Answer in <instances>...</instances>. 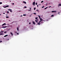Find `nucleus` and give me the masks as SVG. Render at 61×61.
Here are the masks:
<instances>
[{
  "instance_id": "obj_29",
  "label": "nucleus",
  "mask_w": 61,
  "mask_h": 61,
  "mask_svg": "<svg viewBox=\"0 0 61 61\" xmlns=\"http://www.w3.org/2000/svg\"><path fill=\"white\" fill-rule=\"evenodd\" d=\"M33 14L34 15H36V13H33Z\"/></svg>"
},
{
  "instance_id": "obj_45",
  "label": "nucleus",
  "mask_w": 61,
  "mask_h": 61,
  "mask_svg": "<svg viewBox=\"0 0 61 61\" xmlns=\"http://www.w3.org/2000/svg\"><path fill=\"white\" fill-rule=\"evenodd\" d=\"M21 16H22V15H21Z\"/></svg>"
},
{
  "instance_id": "obj_40",
  "label": "nucleus",
  "mask_w": 61,
  "mask_h": 61,
  "mask_svg": "<svg viewBox=\"0 0 61 61\" xmlns=\"http://www.w3.org/2000/svg\"><path fill=\"white\" fill-rule=\"evenodd\" d=\"M6 6H5V7L4 8H6Z\"/></svg>"
},
{
  "instance_id": "obj_48",
  "label": "nucleus",
  "mask_w": 61,
  "mask_h": 61,
  "mask_svg": "<svg viewBox=\"0 0 61 61\" xmlns=\"http://www.w3.org/2000/svg\"><path fill=\"white\" fill-rule=\"evenodd\" d=\"M59 14V12L58 13V14Z\"/></svg>"
},
{
  "instance_id": "obj_2",
  "label": "nucleus",
  "mask_w": 61,
  "mask_h": 61,
  "mask_svg": "<svg viewBox=\"0 0 61 61\" xmlns=\"http://www.w3.org/2000/svg\"><path fill=\"white\" fill-rule=\"evenodd\" d=\"M38 19H37L35 20V21L36 23H38Z\"/></svg>"
},
{
  "instance_id": "obj_19",
  "label": "nucleus",
  "mask_w": 61,
  "mask_h": 61,
  "mask_svg": "<svg viewBox=\"0 0 61 61\" xmlns=\"http://www.w3.org/2000/svg\"><path fill=\"white\" fill-rule=\"evenodd\" d=\"M1 4H2V2H0V5H1Z\"/></svg>"
},
{
  "instance_id": "obj_44",
  "label": "nucleus",
  "mask_w": 61,
  "mask_h": 61,
  "mask_svg": "<svg viewBox=\"0 0 61 61\" xmlns=\"http://www.w3.org/2000/svg\"><path fill=\"white\" fill-rule=\"evenodd\" d=\"M15 33H17V31H16Z\"/></svg>"
},
{
  "instance_id": "obj_43",
  "label": "nucleus",
  "mask_w": 61,
  "mask_h": 61,
  "mask_svg": "<svg viewBox=\"0 0 61 61\" xmlns=\"http://www.w3.org/2000/svg\"><path fill=\"white\" fill-rule=\"evenodd\" d=\"M3 14H5V13H3Z\"/></svg>"
},
{
  "instance_id": "obj_30",
  "label": "nucleus",
  "mask_w": 61,
  "mask_h": 61,
  "mask_svg": "<svg viewBox=\"0 0 61 61\" xmlns=\"http://www.w3.org/2000/svg\"><path fill=\"white\" fill-rule=\"evenodd\" d=\"M4 33H5H5H6V31H5L4 32Z\"/></svg>"
},
{
  "instance_id": "obj_41",
  "label": "nucleus",
  "mask_w": 61,
  "mask_h": 61,
  "mask_svg": "<svg viewBox=\"0 0 61 61\" xmlns=\"http://www.w3.org/2000/svg\"><path fill=\"white\" fill-rule=\"evenodd\" d=\"M30 9H31V8H30Z\"/></svg>"
},
{
  "instance_id": "obj_13",
  "label": "nucleus",
  "mask_w": 61,
  "mask_h": 61,
  "mask_svg": "<svg viewBox=\"0 0 61 61\" xmlns=\"http://www.w3.org/2000/svg\"><path fill=\"white\" fill-rule=\"evenodd\" d=\"M38 16L39 17V18H40V19H41V17H40V16H39V15Z\"/></svg>"
},
{
  "instance_id": "obj_42",
  "label": "nucleus",
  "mask_w": 61,
  "mask_h": 61,
  "mask_svg": "<svg viewBox=\"0 0 61 61\" xmlns=\"http://www.w3.org/2000/svg\"><path fill=\"white\" fill-rule=\"evenodd\" d=\"M38 5H37V7H38Z\"/></svg>"
},
{
  "instance_id": "obj_5",
  "label": "nucleus",
  "mask_w": 61,
  "mask_h": 61,
  "mask_svg": "<svg viewBox=\"0 0 61 61\" xmlns=\"http://www.w3.org/2000/svg\"><path fill=\"white\" fill-rule=\"evenodd\" d=\"M6 25V23H4V24H3L2 25V26H3V25Z\"/></svg>"
},
{
  "instance_id": "obj_50",
  "label": "nucleus",
  "mask_w": 61,
  "mask_h": 61,
  "mask_svg": "<svg viewBox=\"0 0 61 61\" xmlns=\"http://www.w3.org/2000/svg\"><path fill=\"white\" fill-rule=\"evenodd\" d=\"M6 15V16H7V15Z\"/></svg>"
},
{
  "instance_id": "obj_6",
  "label": "nucleus",
  "mask_w": 61,
  "mask_h": 61,
  "mask_svg": "<svg viewBox=\"0 0 61 61\" xmlns=\"http://www.w3.org/2000/svg\"><path fill=\"white\" fill-rule=\"evenodd\" d=\"M10 34H11V36H13V34L12 32H10Z\"/></svg>"
},
{
  "instance_id": "obj_16",
  "label": "nucleus",
  "mask_w": 61,
  "mask_h": 61,
  "mask_svg": "<svg viewBox=\"0 0 61 61\" xmlns=\"http://www.w3.org/2000/svg\"><path fill=\"white\" fill-rule=\"evenodd\" d=\"M36 11H37V12H39V10H36Z\"/></svg>"
},
{
  "instance_id": "obj_20",
  "label": "nucleus",
  "mask_w": 61,
  "mask_h": 61,
  "mask_svg": "<svg viewBox=\"0 0 61 61\" xmlns=\"http://www.w3.org/2000/svg\"><path fill=\"white\" fill-rule=\"evenodd\" d=\"M51 17H53V16H54V15H52L51 16Z\"/></svg>"
},
{
  "instance_id": "obj_12",
  "label": "nucleus",
  "mask_w": 61,
  "mask_h": 61,
  "mask_svg": "<svg viewBox=\"0 0 61 61\" xmlns=\"http://www.w3.org/2000/svg\"><path fill=\"white\" fill-rule=\"evenodd\" d=\"M40 21H43V20H42V19L41 18L40 19Z\"/></svg>"
},
{
  "instance_id": "obj_35",
  "label": "nucleus",
  "mask_w": 61,
  "mask_h": 61,
  "mask_svg": "<svg viewBox=\"0 0 61 61\" xmlns=\"http://www.w3.org/2000/svg\"><path fill=\"white\" fill-rule=\"evenodd\" d=\"M44 6L42 7V8H44Z\"/></svg>"
},
{
  "instance_id": "obj_7",
  "label": "nucleus",
  "mask_w": 61,
  "mask_h": 61,
  "mask_svg": "<svg viewBox=\"0 0 61 61\" xmlns=\"http://www.w3.org/2000/svg\"><path fill=\"white\" fill-rule=\"evenodd\" d=\"M23 3L25 4H26V2L25 1H23Z\"/></svg>"
},
{
  "instance_id": "obj_33",
  "label": "nucleus",
  "mask_w": 61,
  "mask_h": 61,
  "mask_svg": "<svg viewBox=\"0 0 61 61\" xmlns=\"http://www.w3.org/2000/svg\"><path fill=\"white\" fill-rule=\"evenodd\" d=\"M17 35H19V33H17Z\"/></svg>"
},
{
  "instance_id": "obj_39",
  "label": "nucleus",
  "mask_w": 61,
  "mask_h": 61,
  "mask_svg": "<svg viewBox=\"0 0 61 61\" xmlns=\"http://www.w3.org/2000/svg\"><path fill=\"white\" fill-rule=\"evenodd\" d=\"M41 23H43V22H42V21Z\"/></svg>"
},
{
  "instance_id": "obj_27",
  "label": "nucleus",
  "mask_w": 61,
  "mask_h": 61,
  "mask_svg": "<svg viewBox=\"0 0 61 61\" xmlns=\"http://www.w3.org/2000/svg\"><path fill=\"white\" fill-rule=\"evenodd\" d=\"M37 17H36L35 19H37Z\"/></svg>"
},
{
  "instance_id": "obj_36",
  "label": "nucleus",
  "mask_w": 61,
  "mask_h": 61,
  "mask_svg": "<svg viewBox=\"0 0 61 61\" xmlns=\"http://www.w3.org/2000/svg\"><path fill=\"white\" fill-rule=\"evenodd\" d=\"M51 7V6H50L49 7V8H50V7Z\"/></svg>"
},
{
  "instance_id": "obj_47",
  "label": "nucleus",
  "mask_w": 61,
  "mask_h": 61,
  "mask_svg": "<svg viewBox=\"0 0 61 61\" xmlns=\"http://www.w3.org/2000/svg\"><path fill=\"white\" fill-rule=\"evenodd\" d=\"M10 12H12V11H11V10L10 11Z\"/></svg>"
},
{
  "instance_id": "obj_53",
  "label": "nucleus",
  "mask_w": 61,
  "mask_h": 61,
  "mask_svg": "<svg viewBox=\"0 0 61 61\" xmlns=\"http://www.w3.org/2000/svg\"><path fill=\"white\" fill-rule=\"evenodd\" d=\"M29 11H30V10H29Z\"/></svg>"
},
{
  "instance_id": "obj_22",
  "label": "nucleus",
  "mask_w": 61,
  "mask_h": 61,
  "mask_svg": "<svg viewBox=\"0 0 61 61\" xmlns=\"http://www.w3.org/2000/svg\"><path fill=\"white\" fill-rule=\"evenodd\" d=\"M23 16H26V15H25V14H23Z\"/></svg>"
},
{
  "instance_id": "obj_46",
  "label": "nucleus",
  "mask_w": 61,
  "mask_h": 61,
  "mask_svg": "<svg viewBox=\"0 0 61 61\" xmlns=\"http://www.w3.org/2000/svg\"><path fill=\"white\" fill-rule=\"evenodd\" d=\"M41 5L40 4V5Z\"/></svg>"
},
{
  "instance_id": "obj_25",
  "label": "nucleus",
  "mask_w": 61,
  "mask_h": 61,
  "mask_svg": "<svg viewBox=\"0 0 61 61\" xmlns=\"http://www.w3.org/2000/svg\"><path fill=\"white\" fill-rule=\"evenodd\" d=\"M7 14H8L9 13V11H8L7 12Z\"/></svg>"
},
{
  "instance_id": "obj_15",
  "label": "nucleus",
  "mask_w": 61,
  "mask_h": 61,
  "mask_svg": "<svg viewBox=\"0 0 61 61\" xmlns=\"http://www.w3.org/2000/svg\"><path fill=\"white\" fill-rule=\"evenodd\" d=\"M6 6V7H9V5H8L7 6Z\"/></svg>"
},
{
  "instance_id": "obj_31",
  "label": "nucleus",
  "mask_w": 61,
  "mask_h": 61,
  "mask_svg": "<svg viewBox=\"0 0 61 61\" xmlns=\"http://www.w3.org/2000/svg\"><path fill=\"white\" fill-rule=\"evenodd\" d=\"M43 2H44L43 1H42L41 2V3H43Z\"/></svg>"
},
{
  "instance_id": "obj_32",
  "label": "nucleus",
  "mask_w": 61,
  "mask_h": 61,
  "mask_svg": "<svg viewBox=\"0 0 61 61\" xmlns=\"http://www.w3.org/2000/svg\"><path fill=\"white\" fill-rule=\"evenodd\" d=\"M24 8H26V7L25 6L24 7Z\"/></svg>"
},
{
  "instance_id": "obj_21",
  "label": "nucleus",
  "mask_w": 61,
  "mask_h": 61,
  "mask_svg": "<svg viewBox=\"0 0 61 61\" xmlns=\"http://www.w3.org/2000/svg\"><path fill=\"white\" fill-rule=\"evenodd\" d=\"M48 7H47L45 8L44 9H47V8Z\"/></svg>"
},
{
  "instance_id": "obj_23",
  "label": "nucleus",
  "mask_w": 61,
  "mask_h": 61,
  "mask_svg": "<svg viewBox=\"0 0 61 61\" xmlns=\"http://www.w3.org/2000/svg\"><path fill=\"white\" fill-rule=\"evenodd\" d=\"M41 21H40L39 22V23H40V22H41Z\"/></svg>"
},
{
  "instance_id": "obj_37",
  "label": "nucleus",
  "mask_w": 61,
  "mask_h": 61,
  "mask_svg": "<svg viewBox=\"0 0 61 61\" xmlns=\"http://www.w3.org/2000/svg\"><path fill=\"white\" fill-rule=\"evenodd\" d=\"M29 24H31V23H30V22L29 23Z\"/></svg>"
},
{
  "instance_id": "obj_8",
  "label": "nucleus",
  "mask_w": 61,
  "mask_h": 61,
  "mask_svg": "<svg viewBox=\"0 0 61 61\" xmlns=\"http://www.w3.org/2000/svg\"><path fill=\"white\" fill-rule=\"evenodd\" d=\"M17 31H19V28H18V27H17Z\"/></svg>"
},
{
  "instance_id": "obj_17",
  "label": "nucleus",
  "mask_w": 61,
  "mask_h": 61,
  "mask_svg": "<svg viewBox=\"0 0 61 61\" xmlns=\"http://www.w3.org/2000/svg\"><path fill=\"white\" fill-rule=\"evenodd\" d=\"M8 10H9V11H11V10H12L10 9H8Z\"/></svg>"
},
{
  "instance_id": "obj_1",
  "label": "nucleus",
  "mask_w": 61,
  "mask_h": 61,
  "mask_svg": "<svg viewBox=\"0 0 61 61\" xmlns=\"http://www.w3.org/2000/svg\"><path fill=\"white\" fill-rule=\"evenodd\" d=\"M4 32V31H3V30H1L0 32V36H1V35H4V34L3 33V32Z\"/></svg>"
},
{
  "instance_id": "obj_38",
  "label": "nucleus",
  "mask_w": 61,
  "mask_h": 61,
  "mask_svg": "<svg viewBox=\"0 0 61 61\" xmlns=\"http://www.w3.org/2000/svg\"><path fill=\"white\" fill-rule=\"evenodd\" d=\"M12 5H14V3H13Z\"/></svg>"
},
{
  "instance_id": "obj_4",
  "label": "nucleus",
  "mask_w": 61,
  "mask_h": 61,
  "mask_svg": "<svg viewBox=\"0 0 61 61\" xmlns=\"http://www.w3.org/2000/svg\"><path fill=\"white\" fill-rule=\"evenodd\" d=\"M32 5L35 6V2H33L32 3Z\"/></svg>"
},
{
  "instance_id": "obj_34",
  "label": "nucleus",
  "mask_w": 61,
  "mask_h": 61,
  "mask_svg": "<svg viewBox=\"0 0 61 61\" xmlns=\"http://www.w3.org/2000/svg\"><path fill=\"white\" fill-rule=\"evenodd\" d=\"M37 4V3H36V5Z\"/></svg>"
},
{
  "instance_id": "obj_24",
  "label": "nucleus",
  "mask_w": 61,
  "mask_h": 61,
  "mask_svg": "<svg viewBox=\"0 0 61 61\" xmlns=\"http://www.w3.org/2000/svg\"><path fill=\"white\" fill-rule=\"evenodd\" d=\"M2 42V41H0V43H1Z\"/></svg>"
},
{
  "instance_id": "obj_10",
  "label": "nucleus",
  "mask_w": 61,
  "mask_h": 61,
  "mask_svg": "<svg viewBox=\"0 0 61 61\" xmlns=\"http://www.w3.org/2000/svg\"><path fill=\"white\" fill-rule=\"evenodd\" d=\"M8 36V35H6L4 37H6V36Z\"/></svg>"
},
{
  "instance_id": "obj_26",
  "label": "nucleus",
  "mask_w": 61,
  "mask_h": 61,
  "mask_svg": "<svg viewBox=\"0 0 61 61\" xmlns=\"http://www.w3.org/2000/svg\"><path fill=\"white\" fill-rule=\"evenodd\" d=\"M9 17H8V16H6V18H8Z\"/></svg>"
},
{
  "instance_id": "obj_3",
  "label": "nucleus",
  "mask_w": 61,
  "mask_h": 61,
  "mask_svg": "<svg viewBox=\"0 0 61 61\" xmlns=\"http://www.w3.org/2000/svg\"><path fill=\"white\" fill-rule=\"evenodd\" d=\"M6 27H7V26H3L2 27V28H6Z\"/></svg>"
},
{
  "instance_id": "obj_28",
  "label": "nucleus",
  "mask_w": 61,
  "mask_h": 61,
  "mask_svg": "<svg viewBox=\"0 0 61 61\" xmlns=\"http://www.w3.org/2000/svg\"><path fill=\"white\" fill-rule=\"evenodd\" d=\"M36 8H34V10H36Z\"/></svg>"
},
{
  "instance_id": "obj_11",
  "label": "nucleus",
  "mask_w": 61,
  "mask_h": 61,
  "mask_svg": "<svg viewBox=\"0 0 61 61\" xmlns=\"http://www.w3.org/2000/svg\"><path fill=\"white\" fill-rule=\"evenodd\" d=\"M37 25H40V23H39V22H38V23H37Z\"/></svg>"
},
{
  "instance_id": "obj_14",
  "label": "nucleus",
  "mask_w": 61,
  "mask_h": 61,
  "mask_svg": "<svg viewBox=\"0 0 61 61\" xmlns=\"http://www.w3.org/2000/svg\"><path fill=\"white\" fill-rule=\"evenodd\" d=\"M59 5V6H61V4H59L58 5Z\"/></svg>"
},
{
  "instance_id": "obj_9",
  "label": "nucleus",
  "mask_w": 61,
  "mask_h": 61,
  "mask_svg": "<svg viewBox=\"0 0 61 61\" xmlns=\"http://www.w3.org/2000/svg\"><path fill=\"white\" fill-rule=\"evenodd\" d=\"M33 25H35L36 23H35V22H34V21L33 22Z\"/></svg>"
},
{
  "instance_id": "obj_18",
  "label": "nucleus",
  "mask_w": 61,
  "mask_h": 61,
  "mask_svg": "<svg viewBox=\"0 0 61 61\" xmlns=\"http://www.w3.org/2000/svg\"><path fill=\"white\" fill-rule=\"evenodd\" d=\"M55 12V11H51V12H52V13H54V12Z\"/></svg>"
},
{
  "instance_id": "obj_52",
  "label": "nucleus",
  "mask_w": 61,
  "mask_h": 61,
  "mask_svg": "<svg viewBox=\"0 0 61 61\" xmlns=\"http://www.w3.org/2000/svg\"><path fill=\"white\" fill-rule=\"evenodd\" d=\"M0 9H1V8H0Z\"/></svg>"
},
{
  "instance_id": "obj_51",
  "label": "nucleus",
  "mask_w": 61,
  "mask_h": 61,
  "mask_svg": "<svg viewBox=\"0 0 61 61\" xmlns=\"http://www.w3.org/2000/svg\"><path fill=\"white\" fill-rule=\"evenodd\" d=\"M9 40V39H8V40Z\"/></svg>"
},
{
  "instance_id": "obj_49",
  "label": "nucleus",
  "mask_w": 61,
  "mask_h": 61,
  "mask_svg": "<svg viewBox=\"0 0 61 61\" xmlns=\"http://www.w3.org/2000/svg\"><path fill=\"white\" fill-rule=\"evenodd\" d=\"M0 15H1V14H0Z\"/></svg>"
}]
</instances>
